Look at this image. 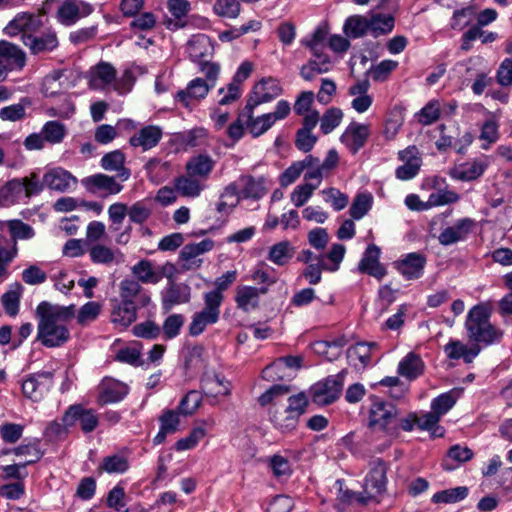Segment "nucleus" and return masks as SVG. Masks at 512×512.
Returning <instances> with one entry per match:
<instances>
[{
    "instance_id": "1",
    "label": "nucleus",
    "mask_w": 512,
    "mask_h": 512,
    "mask_svg": "<svg viewBox=\"0 0 512 512\" xmlns=\"http://www.w3.org/2000/svg\"><path fill=\"white\" fill-rule=\"evenodd\" d=\"M289 392V386L276 384L258 397L260 406L265 407L272 404L269 409L270 421L282 433L296 429L299 418L305 413L308 406V399L304 393L288 397L287 405L281 404L280 399L288 395Z\"/></svg>"
},
{
    "instance_id": "2",
    "label": "nucleus",
    "mask_w": 512,
    "mask_h": 512,
    "mask_svg": "<svg viewBox=\"0 0 512 512\" xmlns=\"http://www.w3.org/2000/svg\"><path fill=\"white\" fill-rule=\"evenodd\" d=\"M75 306L53 305L42 301L36 308L39 319L37 325V340L47 348L64 345L70 339L66 323L74 317Z\"/></svg>"
},
{
    "instance_id": "3",
    "label": "nucleus",
    "mask_w": 512,
    "mask_h": 512,
    "mask_svg": "<svg viewBox=\"0 0 512 512\" xmlns=\"http://www.w3.org/2000/svg\"><path fill=\"white\" fill-rule=\"evenodd\" d=\"M465 329L468 339L489 346L501 341L503 331L490 322V313L483 305L473 306L467 313Z\"/></svg>"
},
{
    "instance_id": "4",
    "label": "nucleus",
    "mask_w": 512,
    "mask_h": 512,
    "mask_svg": "<svg viewBox=\"0 0 512 512\" xmlns=\"http://www.w3.org/2000/svg\"><path fill=\"white\" fill-rule=\"evenodd\" d=\"M399 409L388 401L372 397V404L369 410L368 427L372 433H382L387 445H390L396 438V417Z\"/></svg>"
},
{
    "instance_id": "5",
    "label": "nucleus",
    "mask_w": 512,
    "mask_h": 512,
    "mask_svg": "<svg viewBox=\"0 0 512 512\" xmlns=\"http://www.w3.org/2000/svg\"><path fill=\"white\" fill-rule=\"evenodd\" d=\"M370 469L364 479L363 490L358 493L357 502L366 505L369 502L379 503L387 486V463L378 458L369 464Z\"/></svg>"
},
{
    "instance_id": "6",
    "label": "nucleus",
    "mask_w": 512,
    "mask_h": 512,
    "mask_svg": "<svg viewBox=\"0 0 512 512\" xmlns=\"http://www.w3.org/2000/svg\"><path fill=\"white\" fill-rule=\"evenodd\" d=\"M204 308L193 314L189 324V334L193 337L202 334L206 327L213 325L220 318V297L218 294H204Z\"/></svg>"
},
{
    "instance_id": "7",
    "label": "nucleus",
    "mask_w": 512,
    "mask_h": 512,
    "mask_svg": "<svg viewBox=\"0 0 512 512\" xmlns=\"http://www.w3.org/2000/svg\"><path fill=\"white\" fill-rule=\"evenodd\" d=\"M26 65L24 50L7 40L0 41V82L6 80L9 72L21 71Z\"/></svg>"
},
{
    "instance_id": "8",
    "label": "nucleus",
    "mask_w": 512,
    "mask_h": 512,
    "mask_svg": "<svg viewBox=\"0 0 512 512\" xmlns=\"http://www.w3.org/2000/svg\"><path fill=\"white\" fill-rule=\"evenodd\" d=\"M62 421L67 425L74 427L79 424L84 434L92 433L99 425V415L96 410L86 408L82 404L70 405L62 416Z\"/></svg>"
},
{
    "instance_id": "9",
    "label": "nucleus",
    "mask_w": 512,
    "mask_h": 512,
    "mask_svg": "<svg viewBox=\"0 0 512 512\" xmlns=\"http://www.w3.org/2000/svg\"><path fill=\"white\" fill-rule=\"evenodd\" d=\"M54 385L53 371H38L27 375L22 382L25 397L34 402L42 400Z\"/></svg>"
},
{
    "instance_id": "10",
    "label": "nucleus",
    "mask_w": 512,
    "mask_h": 512,
    "mask_svg": "<svg viewBox=\"0 0 512 512\" xmlns=\"http://www.w3.org/2000/svg\"><path fill=\"white\" fill-rule=\"evenodd\" d=\"M345 371L318 382L311 388L314 403L325 406L335 402L342 391Z\"/></svg>"
},
{
    "instance_id": "11",
    "label": "nucleus",
    "mask_w": 512,
    "mask_h": 512,
    "mask_svg": "<svg viewBox=\"0 0 512 512\" xmlns=\"http://www.w3.org/2000/svg\"><path fill=\"white\" fill-rule=\"evenodd\" d=\"M282 92V87L277 79L272 77L262 78L255 84L251 95L247 99L246 105L248 110H254L260 104L272 101L281 95Z\"/></svg>"
},
{
    "instance_id": "12",
    "label": "nucleus",
    "mask_w": 512,
    "mask_h": 512,
    "mask_svg": "<svg viewBox=\"0 0 512 512\" xmlns=\"http://www.w3.org/2000/svg\"><path fill=\"white\" fill-rule=\"evenodd\" d=\"M398 159L404 163L395 170L397 179L407 181L417 176L422 166V158L419 149L415 145L400 150Z\"/></svg>"
},
{
    "instance_id": "13",
    "label": "nucleus",
    "mask_w": 512,
    "mask_h": 512,
    "mask_svg": "<svg viewBox=\"0 0 512 512\" xmlns=\"http://www.w3.org/2000/svg\"><path fill=\"white\" fill-rule=\"evenodd\" d=\"M93 11V5L88 2L66 0L58 7L56 19L60 24L69 27L81 18L89 16Z\"/></svg>"
},
{
    "instance_id": "14",
    "label": "nucleus",
    "mask_w": 512,
    "mask_h": 512,
    "mask_svg": "<svg viewBox=\"0 0 512 512\" xmlns=\"http://www.w3.org/2000/svg\"><path fill=\"white\" fill-rule=\"evenodd\" d=\"M81 183L88 192L102 197L118 194L123 189V185L116 182L115 177L103 173L85 177Z\"/></svg>"
},
{
    "instance_id": "15",
    "label": "nucleus",
    "mask_w": 512,
    "mask_h": 512,
    "mask_svg": "<svg viewBox=\"0 0 512 512\" xmlns=\"http://www.w3.org/2000/svg\"><path fill=\"white\" fill-rule=\"evenodd\" d=\"M368 124L352 121L340 136V141L353 155L362 149L370 136Z\"/></svg>"
},
{
    "instance_id": "16",
    "label": "nucleus",
    "mask_w": 512,
    "mask_h": 512,
    "mask_svg": "<svg viewBox=\"0 0 512 512\" xmlns=\"http://www.w3.org/2000/svg\"><path fill=\"white\" fill-rule=\"evenodd\" d=\"M214 248V241L207 238L199 243L186 244L180 254L179 260L184 270H194L202 265V260L198 257Z\"/></svg>"
},
{
    "instance_id": "17",
    "label": "nucleus",
    "mask_w": 512,
    "mask_h": 512,
    "mask_svg": "<svg viewBox=\"0 0 512 512\" xmlns=\"http://www.w3.org/2000/svg\"><path fill=\"white\" fill-rule=\"evenodd\" d=\"M191 299V288L185 283L170 281L161 292V308L167 313L173 307L188 303Z\"/></svg>"
},
{
    "instance_id": "18",
    "label": "nucleus",
    "mask_w": 512,
    "mask_h": 512,
    "mask_svg": "<svg viewBox=\"0 0 512 512\" xmlns=\"http://www.w3.org/2000/svg\"><path fill=\"white\" fill-rule=\"evenodd\" d=\"M426 262L425 255L411 252L394 262V267L406 280H415L423 276Z\"/></svg>"
},
{
    "instance_id": "19",
    "label": "nucleus",
    "mask_w": 512,
    "mask_h": 512,
    "mask_svg": "<svg viewBox=\"0 0 512 512\" xmlns=\"http://www.w3.org/2000/svg\"><path fill=\"white\" fill-rule=\"evenodd\" d=\"M116 75L117 70L111 63L100 61L89 69L88 85L94 90H105L113 85Z\"/></svg>"
},
{
    "instance_id": "20",
    "label": "nucleus",
    "mask_w": 512,
    "mask_h": 512,
    "mask_svg": "<svg viewBox=\"0 0 512 512\" xmlns=\"http://www.w3.org/2000/svg\"><path fill=\"white\" fill-rule=\"evenodd\" d=\"M110 303V321L120 329L128 328L137 319L136 305L126 303L114 297L109 300Z\"/></svg>"
},
{
    "instance_id": "21",
    "label": "nucleus",
    "mask_w": 512,
    "mask_h": 512,
    "mask_svg": "<svg viewBox=\"0 0 512 512\" xmlns=\"http://www.w3.org/2000/svg\"><path fill=\"white\" fill-rule=\"evenodd\" d=\"M475 226L476 222L474 219L468 217L458 219L454 225L448 226L442 230L438 240L440 244L444 246H450L457 242L464 241Z\"/></svg>"
},
{
    "instance_id": "22",
    "label": "nucleus",
    "mask_w": 512,
    "mask_h": 512,
    "mask_svg": "<svg viewBox=\"0 0 512 512\" xmlns=\"http://www.w3.org/2000/svg\"><path fill=\"white\" fill-rule=\"evenodd\" d=\"M128 393L127 384L112 378H105L99 385L97 401L100 405L117 403L122 401Z\"/></svg>"
},
{
    "instance_id": "23",
    "label": "nucleus",
    "mask_w": 512,
    "mask_h": 512,
    "mask_svg": "<svg viewBox=\"0 0 512 512\" xmlns=\"http://www.w3.org/2000/svg\"><path fill=\"white\" fill-rule=\"evenodd\" d=\"M380 254L381 251L377 245L369 244L359 262V271L375 277L378 280L384 278L387 274V270L379 261Z\"/></svg>"
},
{
    "instance_id": "24",
    "label": "nucleus",
    "mask_w": 512,
    "mask_h": 512,
    "mask_svg": "<svg viewBox=\"0 0 512 512\" xmlns=\"http://www.w3.org/2000/svg\"><path fill=\"white\" fill-rule=\"evenodd\" d=\"M118 299L136 306L139 304L141 307L147 306L151 301L148 292L135 279H124L120 282Z\"/></svg>"
},
{
    "instance_id": "25",
    "label": "nucleus",
    "mask_w": 512,
    "mask_h": 512,
    "mask_svg": "<svg viewBox=\"0 0 512 512\" xmlns=\"http://www.w3.org/2000/svg\"><path fill=\"white\" fill-rule=\"evenodd\" d=\"M22 39L32 54L51 52L59 45L57 34L52 28L40 35L23 34Z\"/></svg>"
},
{
    "instance_id": "26",
    "label": "nucleus",
    "mask_w": 512,
    "mask_h": 512,
    "mask_svg": "<svg viewBox=\"0 0 512 512\" xmlns=\"http://www.w3.org/2000/svg\"><path fill=\"white\" fill-rule=\"evenodd\" d=\"M212 88L213 83H208L202 78H195L188 83L186 89L177 92L175 99L184 107L189 108L191 101L204 99Z\"/></svg>"
},
{
    "instance_id": "27",
    "label": "nucleus",
    "mask_w": 512,
    "mask_h": 512,
    "mask_svg": "<svg viewBox=\"0 0 512 512\" xmlns=\"http://www.w3.org/2000/svg\"><path fill=\"white\" fill-rule=\"evenodd\" d=\"M186 50L190 60L199 64L213 55L214 46L210 37L205 34H197L187 42Z\"/></svg>"
},
{
    "instance_id": "28",
    "label": "nucleus",
    "mask_w": 512,
    "mask_h": 512,
    "mask_svg": "<svg viewBox=\"0 0 512 512\" xmlns=\"http://www.w3.org/2000/svg\"><path fill=\"white\" fill-rule=\"evenodd\" d=\"M489 166L486 158L475 159L455 166L449 175L459 181H473L481 177Z\"/></svg>"
},
{
    "instance_id": "29",
    "label": "nucleus",
    "mask_w": 512,
    "mask_h": 512,
    "mask_svg": "<svg viewBox=\"0 0 512 512\" xmlns=\"http://www.w3.org/2000/svg\"><path fill=\"white\" fill-rule=\"evenodd\" d=\"M167 9L171 14V17L165 21L169 30L175 31L188 25L187 15L191 10L188 0H168Z\"/></svg>"
},
{
    "instance_id": "30",
    "label": "nucleus",
    "mask_w": 512,
    "mask_h": 512,
    "mask_svg": "<svg viewBox=\"0 0 512 512\" xmlns=\"http://www.w3.org/2000/svg\"><path fill=\"white\" fill-rule=\"evenodd\" d=\"M41 25V21L30 13H18L4 28V33L8 36H16L23 32L31 34Z\"/></svg>"
},
{
    "instance_id": "31",
    "label": "nucleus",
    "mask_w": 512,
    "mask_h": 512,
    "mask_svg": "<svg viewBox=\"0 0 512 512\" xmlns=\"http://www.w3.org/2000/svg\"><path fill=\"white\" fill-rule=\"evenodd\" d=\"M162 138V130L158 126L149 125L141 128L137 133L129 139L132 147H140L143 151H147L155 147Z\"/></svg>"
},
{
    "instance_id": "32",
    "label": "nucleus",
    "mask_w": 512,
    "mask_h": 512,
    "mask_svg": "<svg viewBox=\"0 0 512 512\" xmlns=\"http://www.w3.org/2000/svg\"><path fill=\"white\" fill-rule=\"evenodd\" d=\"M43 181L47 188L58 192L67 191L71 185H75L77 182L70 172L62 168H54L46 172Z\"/></svg>"
},
{
    "instance_id": "33",
    "label": "nucleus",
    "mask_w": 512,
    "mask_h": 512,
    "mask_svg": "<svg viewBox=\"0 0 512 512\" xmlns=\"http://www.w3.org/2000/svg\"><path fill=\"white\" fill-rule=\"evenodd\" d=\"M267 293V288L253 286H239L236 290L235 302L237 307L244 312H249L259 305L260 294Z\"/></svg>"
},
{
    "instance_id": "34",
    "label": "nucleus",
    "mask_w": 512,
    "mask_h": 512,
    "mask_svg": "<svg viewBox=\"0 0 512 512\" xmlns=\"http://www.w3.org/2000/svg\"><path fill=\"white\" fill-rule=\"evenodd\" d=\"M377 347L375 342H358L347 349V359L354 367L365 368L371 362L372 350Z\"/></svg>"
},
{
    "instance_id": "35",
    "label": "nucleus",
    "mask_w": 512,
    "mask_h": 512,
    "mask_svg": "<svg viewBox=\"0 0 512 512\" xmlns=\"http://www.w3.org/2000/svg\"><path fill=\"white\" fill-rule=\"evenodd\" d=\"M126 157L121 150H114L106 153L100 161L101 167L106 171H116L121 181L130 178V169L124 166Z\"/></svg>"
},
{
    "instance_id": "36",
    "label": "nucleus",
    "mask_w": 512,
    "mask_h": 512,
    "mask_svg": "<svg viewBox=\"0 0 512 512\" xmlns=\"http://www.w3.org/2000/svg\"><path fill=\"white\" fill-rule=\"evenodd\" d=\"M215 162L207 154H199L190 158L186 163V172L189 176L206 180L214 168Z\"/></svg>"
},
{
    "instance_id": "37",
    "label": "nucleus",
    "mask_w": 512,
    "mask_h": 512,
    "mask_svg": "<svg viewBox=\"0 0 512 512\" xmlns=\"http://www.w3.org/2000/svg\"><path fill=\"white\" fill-rule=\"evenodd\" d=\"M18 248L13 239H8L7 235L0 233V282L7 279L8 265L17 256Z\"/></svg>"
},
{
    "instance_id": "38",
    "label": "nucleus",
    "mask_w": 512,
    "mask_h": 512,
    "mask_svg": "<svg viewBox=\"0 0 512 512\" xmlns=\"http://www.w3.org/2000/svg\"><path fill=\"white\" fill-rule=\"evenodd\" d=\"M131 272L140 284H157L163 278V273L154 269L150 260L142 259L132 266Z\"/></svg>"
},
{
    "instance_id": "39",
    "label": "nucleus",
    "mask_w": 512,
    "mask_h": 512,
    "mask_svg": "<svg viewBox=\"0 0 512 512\" xmlns=\"http://www.w3.org/2000/svg\"><path fill=\"white\" fill-rule=\"evenodd\" d=\"M424 362L421 357L414 353L409 352L398 365V373L408 380H415L424 372Z\"/></svg>"
},
{
    "instance_id": "40",
    "label": "nucleus",
    "mask_w": 512,
    "mask_h": 512,
    "mask_svg": "<svg viewBox=\"0 0 512 512\" xmlns=\"http://www.w3.org/2000/svg\"><path fill=\"white\" fill-rule=\"evenodd\" d=\"M239 182L242 186L240 190V197H242V199H260L266 193L263 178L256 179L251 175H247L241 176Z\"/></svg>"
},
{
    "instance_id": "41",
    "label": "nucleus",
    "mask_w": 512,
    "mask_h": 512,
    "mask_svg": "<svg viewBox=\"0 0 512 512\" xmlns=\"http://www.w3.org/2000/svg\"><path fill=\"white\" fill-rule=\"evenodd\" d=\"M5 229L9 233L8 239H13L16 243L18 239H31L35 235L33 228L19 219L0 220V231L3 232Z\"/></svg>"
},
{
    "instance_id": "42",
    "label": "nucleus",
    "mask_w": 512,
    "mask_h": 512,
    "mask_svg": "<svg viewBox=\"0 0 512 512\" xmlns=\"http://www.w3.org/2000/svg\"><path fill=\"white\" fill-rule=\"evenodd\" d=\"M26 199L24 184L21 179L8 181L0 190V200L5 205L18 203Z\"/></svg>"
},
{
    "instance_id": "43",
    "label": "nucleus",
    "mask_w": 512,
    "mask_h": 512,
    "mask_svg": "<svg viewBox=\"0 0 512 512\" xmlns=\"http://www.w3.org/2000/svg\"><path fill=\"white\" fill-rule=\"evenodd\" d=\"M343 32L352 39L361 38L369 34L368 17L362 15H352L345 20Z\"/></svg>"
},
{
    "instance_id": "44",
    "label": "nucleus",
    "mask_w": 512,
    "mask_h": 512,
    "mask_svg": "<svg viewBox=\"0 0 512 512\" xmlns=\"http://www.w3.org/2000/svg\"><path fill=\"white\" fill-rule=\"evenodd\" d=\"M394 17L389 14H375L368 17L369 34L374 38L390 33L394 28Z\"/></svg>"
},
{
    "instance_id": "45",
    "label": "nucleus",
    "mask_w": 512,
    "mask_h": 512,
    "mask_svg": "<svg viewBox=\"0 0 512 512\" xmlns=\"http://www.w3.org/2000/svg\"><path fill=\"white\" fill-rule=\"evenodd\" d=\"M202 389L207 395H229L230 384L228 381L221 377L219 374L205 375L201 381Z\"/></svg>"
},
{
    "instance_id": "46",
    "label": "nucleus",
    "mask_w": 512,
    "mask_h": 512,
    "mask_svg": "<svg viewBox=\"0 0 512 512\" xmlns=\"http://www.w3.org/2000/svg\"><path fill=\"white\" fill-rule=\"evenodd\" d=\"M22 292L23 286L19 282H15L2 295V306L9 316H16L18 314Z\"/></svg>"
},
{
    "instance_id": "47",
    "label": "nucleus",
    "mask_w": 512,
    "mask_h": 512,
    "mask_svg": "<svg viewBox=\"0 0 512 512\" xmlns=\"http://www.w3.org/2000/svg\"><path fill=\"white\" fill-rule=\"evenodd\" d=\"M294 256V248L289 241H281L270 247L267 259L278 266L286 265Z\"/></svg>"
},
{
    "instance_id": "48",
    "label": "nucleus",
    "mask_w": 512,
    "mask_h": 512,
    "mask_svg": "<svg viewBox=\"0 0 512 512\" xmlns=\"http://www.w3.org/2000/svg\"><path fill=\"white\" fill-rule=\"evenodd\" d=\"M175 188L182 196L195 198L201 194L204 185L201 184L200 179L187 174L175 179Z\"/></svg>"
},
{
    "instance_id": "49",
    "label": "nucleus",
    "mask_w": 512,
    "mask_h": 512,
    "mask_svg": "<svg viewBox=\"0 0 512 512\" xmlns=\"http://www.w3.org/2000/svg\"><path fill=\"white\" fill-rule=\"evenodd\" d=\"M129 469V462L126 457L113 454L103 458L98 467L99 472L108 474H123Z\"/></svg>"
},
{
    "instance_id": "50",
    "label": "nucleus",
    "mask_w": 512,
    "mask_h": 512,
    "mask_svg": "<svg viewBox=\"0 0 512 512\" xmlns=\"http://www.w3.org/2000/svg\"><path fill=\"white\" fill-rule=\"evenodd\" d=\"M476 18V9L472 6L456 9L450 20V28L456 31H462L470 26Z\"/></svg>"
},
{
    "instance_id": "51",
    "label": "nucleus",
    "mask_w": 512,
    "mask_h": 512,
    "mask_svg": "<svg viewBox=\"0 0 512 512\" xmlns=\"http://www.w3.org/2000/svg\"><path fill=\"white\" fill-rule=\"evenodd\" d=\"M468 492L469 490L466 486H458L435 493L431 501L435 504H452L465 499L468 496Z\"/></svg>"
},
{
    "instance_id": "52",
    "label": "nucleus",
    "mask_w": 512,
    "mask_h": 512,
    "mask_svg": "<svg viewBox=\"0 0 512 512\" xmlns=\"http://www.w3.org/2000/svg\"><path fill=\"white\" fill-rule=\"evenodd\" d=\"M253 112V109L248 110V106L245 105L243 110L238 114L237 119L229 125L227 134L234 142L239 141L243 137L244 129L247 128V123Z\"/></svg>"
},
{
    "instance_id": "53",
    "label": "nucleus",
    "mask_w": 512,
    "mask_h": 512,
    "mask_svg": "<svg viewBox=\"0 0 512 512\" xmlns=\"http://www.w3.org/2000/svg\"><path fill=\"white\" fill-rule=\"evenodd\" d=\"M202 403V396L196 390H190L180 400L176 410L184 417L193 415Z\"/></svg>"
},
{
    "instance_id": "54",
    "label": "nucleus",
    "mask_w": 512,
    "mask_h": 512,
    "mask_svg": "<svg viewBox=\"0 0 512 512\" xmlns=\"http://www.w3.org/2000/svg\"><path fill=\"white\" fill-rule=\"evenodd\" d=\"M373 197L370 193H360L354 198L349 213L355 220L363 218L371 209Z\"/></svg>"
},
{
    "instance_id": "55",
    "label": "nucleus",
    "mask_w": 512,
    "mask_h": 512,
    "mask_svg": "<svg viewBox=\"0 0 512 512\" xmlns=\"http://www.w3.org/2000/svg\"><path fill=\"white\" fill-rule=\"evenodd\" d=\"M343 112L340 108L331 107L327 109L320 118V129L327 135L337 128L343 119Z\"/></svg>"
},
{
    "instance_id": "56",
    "label": "nucleus",
    "mask_w": 512,
    "mask_h": 512,
    "mask_svg": "<svg viewBox=\"0 0 512 512\" xmlns=\"http://www.w3.org/2000/svg\"><path fill=\"white\" fill-rule=\"evenodd\" d=\"M41 131L46 142L50 144L61 143L67 133L65 125L54 120L46 122Z\"/></svg>"
},
{
    "instance_id": "57",
    "label": "nucleus",
    "mask_w": 512,
    "mask_h": 512,
    "mask_svg": "<svg viewBox=\"0 0 512 512\" xmlns=\"http://www.w3.org/2000/svg\"><path fill=\"white\" fill-rule=\"evenodd\" d=\"M398 67V62L395 60L386 59L378 63L377 65L372 66L367 74L375 82H384L389 78V75L393 70Z\"/></svg>"
},
{
    "instance_id": "58",
    "label": "nucleus",
    "mask_w": 512,
    "mask_h": 512,
    "mask_svg": "<svg viewBox=\"0 0 512 512\" xmlns=\"http://www.w3.org/2000/svg\"><path fill=\"white\" fill-rule=\"evenodd\" d=\"M89 256L94 264L109 265L115 260V251L98 243L89 248Z\"/></svg>"
},
{
    "instance_id": "59",
    "label": "nucleus",
    "mask_w": 512,
    "mask_h": 512,
    "mask_svg": "<svg viewBox=\"0 0 512 512\" xmlns=\"http://www.w3.org/2000/svg\"><path fill=\"white\" fill-rule=\"evenodd\" d=\"M215 14L226 18H237L241 11L239 0H216L213 6Z\"/></svg>"
},
{
    "instance_id": "60",
    "label": "nucleus",
    "mask_w": 512,
    "mask_h": 512,
    "mask_svg": "<svg viewBox=\"0 0 512 512\" xmlns=\"http://www.w3.org/2000/svg\"><path fill=\"white\" fill-rule=\"evenodd\" d=\"M185 322V318L182 314H171L163 322L161 330L163 331L166 339L176 338L181 331Z\"/></svg>"
},
{
    "instance_id": "61",
    "label": "nucleus",
    "mask_w": 512,
    "mask_h": 512,
    "mask_svg": "<svg viewBox=\"0 0 512 512\" xmlns=\"http://www.w3.org/2000/svg\"><path fill=\"white\" fill-rule=\"evenodd\" d=\"M151 214V205L144 201H137L128 208L129 220L135 224L145 223Z\"/></svg>"
},
{
    "instance_id": "62",
    "label": "nucleus",
    "mask_w": 512,
    "mask_h": 512,
    "mask_svg": "<svg viewBox=\"0 0 512 512\" xmlns=\"http://www.w3.org/2000/svg\"><path fill=\"white\" fill-rule=\"evenodd\" d=\"M480 139L486 141L482 148L487 150L490 145L499 139V124L494 118H489L484 121L481 126Z\"/></svg>"
},
{
    "instance_id": "63",
    "label": "nucleus",
    "mask_w": 512,
    "mask_h": 512,
    "mask_svg": "<svg viewBox=\"0 0 512 512\" xmlns=\"http://www.w3.org/2000/svg\"><path fill=\"white\" fill-rule=\"evenodd\" d=\"M182 415L176 409H165L159 417L160 427L174 434L179 430L180 417Z\"/></svg>"
},
{
    "instance_id": "64",
    "label": "nucleus",
    "mask_w": 512,
    "mask_h": 512,
    "mask_svg": "<svg viewBox=\"0 0 512 512\" xmlns=\"http://www.w3.org/2000/svg\"><path fill=\"white\" fill-rule=\"evenodd\" d=\"M271 119L272 118L267 114H263L257 118H254L253 114H251V118L247 123V130L253 137H258L273 126L274 123Z\"/></svg>"
}]
</instances>
